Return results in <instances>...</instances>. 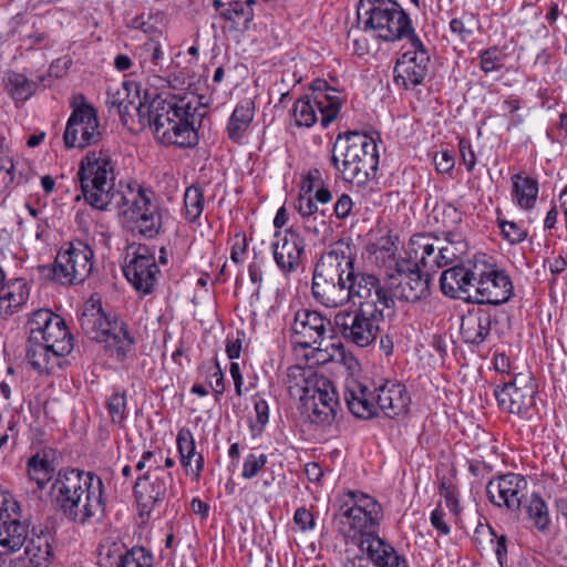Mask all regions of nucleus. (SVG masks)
Instances as JSON below:
<instances>
[{"label":"nucleus","mask_w":567,"mask_h":567,"mask_svg":"<svg viewBox=\"0 0 567 567\" xmlns=\"http://www.w3.org/2000/svg\"><path fill=\"white\" fill-rule=\"evenodd\" d=\"M78 177L82 194L92 207L111 210L126 206L124 213L141 236L153 239L161 234L163 218L155 193L140 185H127L126 192L114 189V164L107 151H89L80 163Z\"/></svg>","instance_id":"obj_1"},{"label":"nucleus","mask_w":567,"mask_h":567,"mask_svg":"<svg viewBox=\"0 0 567 567\" xmlns=\"http://www.w3.org/2000/svg\"><path fill=\"white\" fill-rule=\"evenodd\" d=\"M311 292L327 308L352 303L384 311L394 307L386 286L374 274L355 268L354 258L343 245H336L320 256L313 269Z\"/></svg>","instance_id":"obj_2"},{"label":"nucleus","mask_w":567,"mask_h":567,"mask_svg":"<svg viewBox=\"0 0 567 567\" xmlns=\"http://www.w3.org/2000/svg\"><path fill=\"white\" fill-rule=\"evenodd\" d=\"M202 103L194 94H156L148 103H140L137 113L146 120L158 142L179 147H194L198 142L195 130Z\"/></svg>","instance_id":"obj_3"},{"label":"nucleus","mask_w":567,"mask_h":567,"mask_svg":"<svg viewBox=\"0 0 567 567\" xmlns=\"http://www.w3.org/2000/svg\"><path fill=\"white\" fill-rule=\"evenodd\" d=\"M53 505L69 522L99 524L106 516L105 487L93 472L78 468L59 472L52 485Z\"/></svg>","instance_id":"obj_4"},{"label":"nucleus","mask_w":567,"mask_h":567,"mask_svg":"<svg viewBox=\"0 0 567 567\" xmlns=\"http://www.w3.org/2000/svg\"><path fill=\"white\" fill-rule=\"evenodd\" d=\"M338 511L333 515L339 532L349 538L358 539L363 553L380 558L377 554L392 550V546L379 537L378 529L383 518L381 504L371 495L349 489L338 496Z\"/></svg>","instance_id":"obj_5"},{"label":"nucleus","mask_w":567,"mask_h":567,"mask_svg":"<svg viewBox=\"0 0 567 567\" xmlns=\"http://www.w3.org/2000/svg\"><path fill=\"white\" fill-rule=\"evenodd\" d=\"M330 163L344 182L364 185L377 175L378 145L365 134L341 133L332 145Z\"/></svg>","instance_id":"obj_6"},{"label":"nucleus","mask_w":567,"mask_h":567,"mask_svg":"<svg viewBox=\"0 0 567 567\" xmlns=\"http://www.w3.org/2000/svg\"><path fill=\"white\" fill-rule=\"evenodd\" d=\"M357 17L362 31L378 40L395 42L415 33L410 16L394 0H360Z\"/></svg>","instance_id":"obj_7"},{"label":"nucleus","mask_w":567,"mask_h":567,"mask_svg":"<svg viewBox=\"0 0 567 567\" xmlns=\"http://www.w3.org/2000/svg\"><path fill=\"white\" fill-rule=\"evenodd\" d=\"M444 235L443 240L430 235H414L409 244L410 256L432 272L456 262L467 252L468 245L458 231H446Z\"/></svg>","instance_id":"obj_8"},{"label":"nucleus","mask_w":567,"mask_h":567,"mask_svg":"<svg viewBox=\"0 0 567 567\" xmlns=\"http://www.w3.org/2000/svg\"><path fill=\"white\" fill-rule=\"evenodd\" d=\"M79 321L82 331L90 339L114 347L118 354L124 355L134 343L126 323L106 315L101 305L86 306Z\"/></svg>","instance_id":"obj_9"},{"label":"nucleus","mask_w":567,"mask_h":567,"mask_svg":"<svg viewBox=\"0 0 567 567\" xmlns=\"http://www.w3.org/2000/svg\"><path fill=\"white\" fill-rule=\"evenodd\" d=\"M341 99L337 91L326 81L315 82L311 95L298 99L292 109L295 123L299 127H311L317 121V110L321 114L322 127H328L338 116L341 109Z\"/></svg>","instance_id":"obj_10"},{"label":"nucleus","mask_w":567,"mask_h":567,"mask_svg":"<svg viewBox=\"0 0 567 567\" xmlns=\"http://www.w3.org/2000/svg\"><path fill=\"white\" fill-rule=\"evenodd\" d=\"M384 311L357 307L354 310H340L334 316V326L349 343L364 348L372 344L380 332Z\"/></svg>","instance_id":"obj_11"},{"label":"nucleus","mask_w":567,"mask_h":567,"mask_svg":"<svg viewBox=\"0 0 567 567\" xmlns=\"http://www.w3.org/2000/svg\"><path fill=\"white\" fill-rule=\"evenodd\" d=\"M30 342H44L54 357H65L74 347L73 336L65 321L48 309L33 312L29 322Z\"/></svg>","instance_id":"obj_12"},{"label":"nucleus","mask_w":567,"mask_h":567,"mask_svg":"<svg viewBox=\"0 0 567 567\" xmlns=\"http://www.w3.org/2000/svg\"><path fill=\"white\" fill-rule=\"evenodd\" d=\"M420 265L416 259L395 262L394 271L386 276V289L392 298L414 303L430 295V278L422 275Z\"/></svg>","instance_id":"obj_13"},{"label":"nucleus","mask_w":567,"mask_h":567,"mask_svg":"<svg viewBox=\"0 0 567 567\" xmlns=\"http://www.w3.org/2000/svg\"><path fill=\"white\" fill-rule=\"evenodd\" d=\"M92 249L79 241L62 247L52 266L53 279L61 285L82 284L93 270Z\"/></svg>","instance_id":"obj_14"},{"label":"nucleus","mask_w":567,"mask_h":567,"mask_svg":"<svg viewBox=\"0 0 567 567\" xmlns=\"http://www.w3.org/2000/svg\"><path fill=\"white\" fill-rule=\"evenodd\" d=\"M537 385L530 372L517 373L512 381L494 390L498 406L512 414L525 415L535 405Z\"/></svg>","instance_id":"obj_15"},{"label":"nucleus","mask_w":567,"mask_h":567,"mask_svg":"<svg viewBox=\"0 0 567 567\" xmlns=\"http://www.w3.org/2000/svg\"><path fill=\"white\" fill-rule=\"evenodd\" d=\"M101 138L102 132L95 109L85 102L74 107L63 135L65 146L85 148L96 144Z\"/></svg>","instance_id":"obj_16"},{"label":"nucleus","mask_w":567,"mask_h":567,"mask_svg":"<svg viewBox=\"0 0 567 567\" xmlns=\"http://www.w3.org/2000/svg\"><path fill=\"white\" fill-rule=\"evenodd\" d=\"M123 274L137 292L150 295L161 271L151 249L145 245H138L132 254L127 252Z\"/></svg>","instance_id":"obj_17"},{"label":"nucleus","mask_w":567,"mask_h":567,"mask_svg":"<svg viewBox=\"0 0 567 567\" xmlns=\"http://www.w3.org/2000/svg\"><path fill=\"white\" fill-rule=\"evenodd\" d=\"M527 481L520 474L507 473L492 478L486 485V493L492 504L518 512L526 496Z\"/></svg>","instance_id":"obj_18"},{"label":"nucleus","mask_w":567,"mask_h":567,"mask_svg":"<svg viewBox=\"0 0 567 567\" xmlns=\"http://www.w3.org/2000/svg\"><path fill=\"white\" fill-rule=\"evenodd\" d=\"M293 341L303 347H320L327 331H332L331 321L315 310L300 309L291 323Z\"/></svg>","instance_id":"obj_19"},{"label":"nucleus","mask_w":567,"mask_h":567,"mask_svg":"<svg viewBox=\"0 0 567 567\" xmlns=\"http://www.w3.org/2000/svg\"><path fill=\"white\" fill-rule=\"evenodd\" d=\"M168 482H172V474L161 466L140 476L134 484L138 506L151 512L157 503L164 501Z\"/></svg>","instance_id":"obj_20"},{"label":"nucleus","mask_w":567,"mask_h":567,"mask_svg":"<svg viewBox=\"0 0 567 567\" xmlns=\"http://www.w3.org/2000/svg\"><path fill=\"white\" fill-rule=\"evenodd\" d=\"M324 385H318L309 394H306L303 402L311 423L330 425L337 416L339 404L336 390L332 383L326 378Z\"/></svg>","instance_id":"obj_21"},{"label":"nucleus","mask_w":567,"mask_h":567,"mask_svg":"<svg viewBox=\"0 0 567 567\" xmlns=\"http://www.w3.org/2000/svg\"><path fill=\"white\" fill-rule=\"evenodd\" d=\"M478 296L472 297L476 303L502 305L507 302L514 292L511 277L504 270L485 269L484 279L480 278Z\"/></svg>","instance_id":"obj_22"},{"label":"nucleus","mask_w":567,"mask_h":567,"mask_svg":"<svg viewBox=\"0 0 567 567\" xmlns=\"http://www.w3.org/2000/svg\"><path fill=\"white\" fill-rule=\"evenodd\" d=\"M2 504H7V511L0 519V546L11 554L24 546L31 533L29 525L20 520L19 504L14 501Z\"/></svg>","instance_id":"obj_23"},{"label":"nucleus","mask_w":567,"mask_h":567,"mask_svg":"<svg viewBox=\"0 0 567 567\" xmlns=\"http://www.w3.org/2000/svg\"><path fill=\"white\" fill-rule=\"evenodd\" d=\"M276 238L271 244L276 265L286 275L296 271L305 254L303 238L292 230L276 233Z\"/></svg>","instance_id":"obj_24"},{"label":"nucleus","mask_w":567,"mask_h":567,"mask_svg":"<svg viewBox=\"0 0 567 567\" xmlns=\"http://www.w3.org/2000/svg\"><path fill=\"white\" fill-rule=\"evenodd\" d=\"M343 396L354 416L368 420L378 414L377 392L364 382L357 379L347 380Z\"/></svg>","instance_id":"obj_25"},{"label":"nucleus","mask_w":567,"mask_h":567,"mask_svg":"<svg viewBox=\"0 0 567 567\" xmlns=\"http://www.w3.org/2000/svg\"><path fill=\"white\" fill-rule=\"evenodd\" d=\"M373 385L377 392V410L380 409L391 419L408 412L411 398L402 383L386 380Z\"/></svg>","instance_id":"obj_26"},{"label":"nucleus","mask_w":567,"mask_h":567,"mask_svg":"<svg viewBox=\"0 0 567 567\" xmlns=\"http://www.w3.org/2000/svg\"><path fill=\"white\" fill-rule=\"evenodd\" d=\"M494 317L485 308H473L468 310L461 320V337L467 344L480 346L484 343L492 329Z\"/></svg>","instance_id":"obj_27"},{"label":"nucleus","mask_w":567,"mask_h":567,"mask_svg":"<svg viewBox=\"0 0 567 567\" xmlns=\"http://www.w3.org/2000/svg\"><path fill=\"white\" fill-rule=\"evenodd\" d=\"M288 390L291 395H298L305 400L316 386L324 385L326 378L319 375L311 367L292 365L287 371Z\"/></svg>","instance_id":"obj_28"},{"label":"nucleus","mask_w":567,"mask_h":567,"mask_svg":"<svg viewBox=\"0 0 567 567\" xmlns=\"http://www.w3.org/2000/svg\"><path fill=\"white\" fill-rule=\"evenodd\" d=\"M257 3L256 0H230L224 2L223 0H213V8L218 12V16L224 21L230 22L233 27L243 24L247 29L254 20L252 7Z\"/></svg>","instance_id":"obj_29"},{"label":"nucleus","mask_w":567,"mask_h":567,"mask_svg":"<svg viewBox=\"0 0 567 567\" xmlns=\"http://www.w3.org/2000/svg\"><path fill=\"white\" fill-rule=\"evenodd\" d=\"M475 280V272H466L463 266H453L444 270L440 277L442 292L453 299H472V296H463V285L468 280Z\"/></svg>","instance_id":"obj_30"},{"label":"nucleus","mask_w":567,"mask_h":567,"mask_svg":"<svg viewBox=\"0 0 567 567\" xmlns=\"http://www.w3.org/2000/svg\"><path fill=\"white\" fill-rule=\"evenodd\" d=\"M513 200L525 210L534 208L538 196V182L528 176H512Z\"/></svg>","instance_id":"obj_31"},{"label":"nucleus","mask_w":567,"mask_h":567,"mask_svg":"<svg viewBox=\"0 0 567 567\" xmlns=\"http://www.w3.org/2000/svg\"><path fill=\"white\" fill-rule=\"evenodd\" d=\"M255 107L251 100H244L237 104L227 124L228 137L238 142L246 133L254 118Z\"/></svg>","instance_id":"obj_32"},{"label":"nucleus","mask_w":567,"mask_h":567,"mask_svg":"<svg viewBox=\"0 0 567 567\" xmlns=\"http://www.w3.org/2000/svg\"><path fill=\"white\" fill-rule=\"evenodd\" d=\"M176 443L182 465L186 468L189 467L192 460L195 457V477H199L204 468V457L196 452V445L190 430L185 427L181 429L177 433Z\"/></svg>","instance_id":"obj_33"},{"label":"nucleus","mask_w":567,"mask_h":567,"mask_svg":"<svg viewBox=\"0 0 567 567\" xmlns=\"http://www.w3.org/2000/svg\"><path fill=\"white\" fill-rule=\"evenodd\" d=\"M410 58H400L394 68V80L398 85H403L406 90L420 85L427 75L429 68L416 66L410 63Z\"/></svg>","instance_id":"obj_34"},{"label":"nucleus","mask_w":567,"mask_h":567,"mask_svg":"<svg viewBox=\"0 0 567 567\" xmlns=\"http://www.w3.org/2000/svg\"><path fill=\"white\" fill-rule=\"evenodd\" d=\"M380 558L372 557L367 554V557L357 555L352 559H349L343 567H409L406 560L399 556L394 548L386 550V555L382 551L377 554Z\"/></svg>","instance_id":"obj_35"},{"label":"nucleus","mask_w":567,"mask_h":567,"mask_svg":"<svg viewBox=\"0 0 567 567\" xmlns=\"http://www.w3.org/2000/svg\"><path fill=\"white\" fill-rule=\"evenodd\" d=\"M24 545V553L30 559L31 564H33L35 567L48 566L51 557L53 556V551L45 535H35L32 532V536H29V539Z\"/></svg>","instance_id":"obj_36"},{"label":"nucleus","mask_w":567,"mask_h":567,"mask_svg":"<svg viewBox=\"0 0 567 567\" xmlns=\"http://www.w3.org/2000/svg\"><path fill=\"white\" fill-rule=\"evenodd\" d=\"M526 513L528 520L536 530L540 533L548 530L551 519L546 502L538 494L532 495Z\"/></svg>","instance_id":"obj_37"},{"label":"nucleus","mask_w":567,"mask_h":567,"mask_svg":"<svg viewBox=\"0 0 567 567\" xmlns=\"http://www.w3.org/2000/svg\"><path fill=\"white\" fill-rule=\"evenodd\" d=\"M7 89L14 101L24 102L37 91V83L24 74L12 72L7 76Z\"/></svg>","instance_id":"obj_38"},{"label":"nucleus","mask_w":567,"mask_h":567,"mask_svg":"<svg viewBox=\"0 0 567 567\" xmlns=\"http://www.w3.org/2000/svg\"><path fill=\"white\" fill-rule=\"evenodd\" d=\"M9 289L6 295L0 297V311L6 316L12 315L29 298V288L21 280L13 282Z\"/></svg>","instance_id":"obj_39"},{"label":"nucleus","mask_w":567,"mask_h":567,"mask_svg":"<svg viewBox=\"0 0 567 567\" xmlns=\"http://www.w3.org/2000/svg\"><path fill=\"white\" fill-rule=\"evenodd\" d=\"M141 65L147 68L151 72L163 69L164 52L161 44L150 39L138 49Z\"/></svg>","instance_id":"obj_40"},{"label":"nucleus","mask_w":567,"mask_h":567,"mask_svg":"<svg viewBox=\"0 0 567 567\" xmlns=\"http://www.w3.org/2000/svg\"><path fill=\"white\" fill-rule=\"evenodd\" d=\"M53 466L50 461L41 457L39 454L33 455L28 461L29 477L34 481L39 488H44L47 483L51 480Z\"/></svg>","instance_id":"obj_41"},{"label":"nucleus","mask_w":567,"mask_h":567,"mask_svg":"<svg viewBox=\"0 0 567 567\" xmlns=\"http://www.w3.org/2000/svg\"><path fill=\"white\" fill-rule=\"evenodd\" d=\"M50 353L52 351L44 342H30L28 339L27 359L33 369L39 372L50 370Z\"/></svg>","instance_id":"obj_42"},{"label":"nucleus","mask_w":567,"mask_h":567,"mask_svg":"<svg viewBox=\"0 0 567 567\" xmlns=\"http://www.w3.org/2000/svg\"><path fill=\"white\" fill-rule=\"evenodd\" d=\"M204 192L197 185L187 187L184 195V205L186 217L189 221H195L199 218L204 210Z\"/></svg>","instance_id":"obj_43"},{"label":"nucleus","mask_w":567,"mask_h":567,"mask_svg":"<svg viewBox=\"0 0 567 567\" xmlns=\"http://www.w3.org/2000/svg\"><path fill=\"white\" fill-rule=\"evenodd\" d=\"M29 178L23 172L16 173V165L10 157H0V192L8 190L12 185L28 183Z\"/></svg>","instance_id":"obj_44"},{"label":"nucleus","mask_w":567,"mask_h":567,"mask_svg":"<svg viewBox=\"0 0 567 567\" xmlns=\"http://www.w3.org/2000/svg\"><path fill=\"white\" fill-rule=\"evenodd\" d=\"M153 559L150 550L135 546L121 556L117 567H153Z\"/></svg>","instance_id":"obj_45"},{"label":"nucleus","mask_w":567,"mask_h":567,"mask_svg":"<svg viewBox=\"0 0 567 567\" xmlns=\"http://www.w3.org/2000/svg\"><path fill=\"white\" fill-rule=\"evenodd\" d=\"M476 29H478V20L470 12H465L460 18H454L450 22L451 32L461 41L467 40Z\"/></svg>","instance_id":"obj_46"},{"label":"nucleus","mask_w":567,"mask_h":567,"mask_svg":"<svg viewBox=\"0 0 567 567\" xmlns=\"http://www.w3.org/2000/svg\"><path fill=\"white\" fill-rule=\"evenodd\" d=\"M405 40L409 41L411 45V50L404 52L401 58H410V63L415 64L416 66L424 65L425 68H429L430 64V54L423 44L422 40L419 38L416 33H413Z\"/></svg>","instance_id":"obj_47"},{"label":"nucleus","mask_w":567,"mask_h":567,"mask_svg":"<svg viewBox=\"0 0 567 567\" xmlns=\"http://www.w3.org/2000/svg\"><path fill=\"white\" fill-rule=\"evenodd\" d=\"M330 217L331 215L327 213V209H321L320 213L302 220L303 228L307 233L315 236L326 235L330 230Z\"/></svg>","instance_id":"obj_48"},{"label":"nucleus","mask_w":567,"mask_h":567,"mask_svg":"<svg viewBox=\"0 0 567 567\" xmlns=\"http://www.w3.org/2000/svg\"><path fill=\"white\" fill-rule=\"evenodd\" d=\"M107 411L112 422L122 425L126 419V395L124 393L112 394L107 401Z\"/></svg>","instance_id":"obj_49"},{"label":"nucleus","mask_w":567,"mask_h":567,"mask_svg":"<svg viewBox=\"0 0 567 567\" xmlns=\"http://www.w3.org/2000/svg\"><path fill=\"white\" fill-rule=\"evenodd\" d=\"M268 457L265 454H249L246 456L243 465V477L250 480L267 464Z\"/></svg>","instance_id":"obj_50"},{"label":"nucleus","mask_w":567,"mask_h":567,"mask_svg":"<svg viewBox=\"0 0 567 567\" xmlns=\"http://www.w3.org/2000/svg\"><path fill=\"white\" fill-rule=\"evenodd\" d=\"M502 68V59L497 48H489L481 54V69L489 73Z\"/></svg>","instance_id":"obj_51"},{"label":"nucleus","mask_w":567,"mask_h":567,"mask_svg":"<svg viewBox=\"0 0 567 567\" xmlns=\"http://www.w3.org/2000/svg\"><path fill=\"white\" fill-rule=\"evenodd\" d=\"M499 227L502 229L503 236L511 243V244H518L522 243L526 236L527 233L522 227H519L514 221H499Z\"/></svg>","instance_id":"obj_52"},{"label":"nucleus","mask_w":567,"mask_h":567,"mask_svg":"<svg viewBox=\"0 0 567 567\" xmlns=\"http://www.w3.org/2000/svg\"><path fill=\"white\" fill-rule=\"evenodd\" d=\"M293 522L302 533L312 530L316 526L312 513L303 506L296 509Z\"/></svg>","instance_id":"obj_53"},{"label":"nucleus","mask_w":567,"mask_h":567,"mask_svg":"<svg viewBox=\"0 0 567 567\" xmlns=\"http://www.w3.org/2000/svg\"><path fill=\"white\" fill-rule=\"evenodd\" d=\"M323 183L322 174L318 168L310 169L301 182L300 192L312 194Z\"/></svg>","instance_id":"obj_54"},{"label":"nucleus","mask_w":567,"mask_h":567,"mask_svg":"<svg viewBox=\"0 0 567 567\" xmlns=\"http://www.w3.org/2000/svg\"><path fill=\"white\" fill-rule=\"evenodd\" d=\"M353 208L352 198L348 194H341L333 207V215L337 219H346L349 217L351 210Z\"/></svg>","instance_id":"obj_55"},{"label":"nucleus","mask_w":567,"mask_h":567,"mask_svg":"<svg viewBox=\"0 0 567 567\" xmlns=\"http://www.w3.org/2000/svg\"><path fill=\"white\" fill-rule=\"evenodd\" d=\"M348 40L352 42L353 52L359 56L369 53V41L363 34H360V30L350 31L348 33Z\"/></svg>","instance_id":"obj_56"},{"label":"nucleus","mask_w":567,"mask_h":567,"mask_svg":"<svg viewBox=\"0 0 567 567\" xmlns=\"http://www.w3.org/2000/svg\"><path fill=\"white\" fill-rule=\"evenodd\" d=\"M458 150L467 171L472 172L476 165V157L470 141L466 138H461L458 142Z\"/></svg>","instance_id":"obj_57"},{"label":"nucleus","mask_w":567,"mask_h":567,"mask_svg":"<svg viewBox=\"0 0 567 567\" xmlns=\"http://www.w3.org/2000/svg\"><path fill=\"white\" fill-rule=\"evenodd\" d=\"M246 249H247L246 236L241 233L235 234L233 237L230 259L235 264H239L241 261L243 255L246 252Z\"/></svg>","instance_id":"obj_58"},{"label":"nucleus","mask_w":567,"mask_h":567,"mask_svg":"<svg viewBox=\"0 0 567 567\" xmlns=\"http://www.w3.org/2000/svg\"><path fill=\"white\" fill-rule=\"evenodd\" d=\"M441 495L444 497L447 508L453 514H458L460 512V503L455 495V491L453 487L449 486L445 481L441 483L440 487Z\"/></svg>","instance_id":"obj_59"},{"label":"nucleus","mask_w":567,"mask_h":567,"mask_svg":"<svg viewBox=\"0 0 567 567\" xmlns=\"http://www.w3.org/2000/svg\"><path fill=\"white\" fill-rule=\"evenodd\" d=\"M208 382L216 396L221 395L225 392L224 373L218 362H216L215 370L209 375Z\"/></svg>","instance_id":"obj_60"},{"label":"nucleus","mask_w":567,"mask_h":567,"mask_svg":"<svg viewBox=\"0 0 567 567\" xmlns=\"http://www.w3.org/2000/svg\"><path fill=\"white\" fill-rule=\"evenodd\" d=\"M435 167L441 173H449L455 165L454 157L449 152H441L434 157Z\"/></svg>","instance_id":"obj_61"},{"label":"nucleus","mask_w":567,"mask_h":567,"mask_svg":"<svg viewBox=\"0 0 567 567\" xmlns=\"http://www.w3.org/2000/svg\"><path fill=\"white\" fill-rule=\"evenodd\" d=\"M431 524L432 526L442 535H447L450 533V526L444 520V512L441 507H436L431 513Z\"/></svg>","instance_id":"obj_62"},{"label":"nucleus","mask_w":567,"mask_h":567,"mask_svg":"<svg viewBox=\"0 0 567 567\" xmlns=\"http://www.w3.org/2000/svg\"><path fill=\"white\" fill-rule=\"evenodd\" d=\"M250 281L254 285L260 286L262 281L261 260L258 259L257 252L254 250V258L248 267Z\"/></svg>","instance_id":"obj_63"},{"label":"nucleus","mask_w":567,"mask_h":567,"mask_svg":"<svg viewBox=\"0 0 567 567\" xmlns=\"http://www.w3.org/2000/svg\"><path fill=\"white\" fill-rule=\"evenodd\" d=\"M254 409L257 416V422L264 427L269 420V406L266 400L257 399L254 404Z\"/></svg>","instance_id":"obj_64"}]
</instances>
